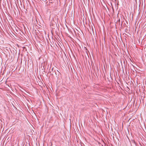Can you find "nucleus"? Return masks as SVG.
Here are the masks:
<instances>
[{
  "instance_id": "20e7f679",
  "label": "nucleus",
  "mask_w": 146,
  "mask_h": 146,
  "mask_svg": "<svg viewBox=\"0 0 146 146\" xmlns=\"http://www.w3.org/2000/svg\"><path fill=\"white\" fill-rule=\"evenodd\" d=\"M53 68H52V70H53Z\"/></svg>"
},
{
  "instance_id": "7ed1b4c3",
  "label": "nucleus",
  "mask_w": 146,
  "mask_h": 146,
  "mask_svg": "<svg viewBox=\"0 0 146 146\" xmlns=\"http://www.w3.org/2000/svg\"><path fill=\"white\" fill-rule=\"evenodd\" d=\"M92 30H93V28H92Z\"/></svg>"
},
{
  "instance_id": "f257e3e1",
  "label": "nucleus",
  "mask_w": 146,
  "mask_h": 146,
  "mask_svg": "<svg viewBox=\"0 0 146 146\" xmlns=\"http://www.w3.org/2000/svg\"><path fill=\"white\" fill-rule=\"evenodd\" d=\"M131 143H132L134 144L135 145H136V144L134 140H131Z\"/></svg>"
},
{
  "instance_id": "f03ea898",
  "label": "nucleus",
  "mask_w": 146,
  "mask_h": 146,
  "mask_svg": "<svg viewBox=\"0 0 146 146\" xmlns=\"http://www.w3.org/2000/svg\"><path fill=\"white\" fill-rule=\"evenodd\" d=\"M119 22L120 21V19H119Z\"/></svg>"
}]
</instances>
